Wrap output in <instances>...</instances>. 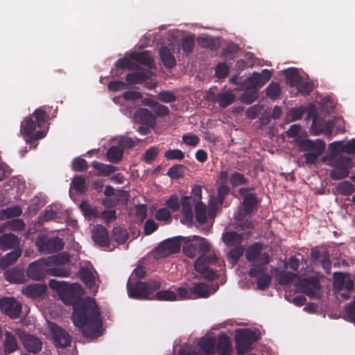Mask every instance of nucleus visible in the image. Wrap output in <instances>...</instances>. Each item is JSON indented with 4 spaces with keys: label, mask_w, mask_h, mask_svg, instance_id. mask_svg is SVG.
Instances as JSON below:
<instances>
[{
    "label": "nucleus",
    "mask_w": 355,
    "mask_h": 355,
    "mask_svg": "<svg viewBox=\"0 0 355 355\" xmlns=\"http://www.w3.org/2000/svg\"><path fill=\"white\" fill-rule=\"evenodd\" d=\"M51 331L56 347H66L71 344L70 335L56 324L51 325Z\"/></svg>",
    "instance_id": "nucleus-14"
},
{
    "label": "nucleus",
    "mask_w": 355,
    "mask_h": 355,
    "mask_svg": "<svg viewBox=\"0 0 355 355\" xmlns=\"http://www.w3.org/2000/svg\"><path fill=\"white\" fill-rule=\"evenodd\" d=\"M71 268L56 265L55 267H48V276L67 277L71 275Z\"/></svg>",
    "instance_id": "nucleus-41"
},
{
    "label": "nucleus",
    "mask_w": 355,
    "mask_h": 355,
    "mask_svg": "<svg viewBox=\"0 0 355 355\" xmlns=\"http://www.w3.org/2000/svg\"><path fill=\"white\" fill-rule=\"evenodd\" d=\"M150 107L157 116H166L170 112L167 106L159 104L158 102L150 104Z\"/></svg>",
    "instance_id": "nucleus-62"
},
{
    "label": "nucleus",
    "mask_w": 355,
    "mask_h": 355,
    "mask_svg": "<svg viewBox=\"0 0 355 355\" xmlns=\"http://www.w3.org/2000/svg\"><path fill=\"white\" fill-rule=\"evenodd\" d=\"M4 225L15 232H21L24 230L26 227L24 221L19 218L8 220Z\"/></svg>",
    "instance_id": "nucleus-59"
},
{
    "label": "nucleus",
    "mask_w": 355,
    "mask_h": 355,
    "mask_svg": "<svg viewBox=\"0 0 355 355\" xmlns=\"http://www.w3.org/2000/svg\"><path fill=\"white\" fill-rule=\"evenodd\" d=\"M127 291L128 297L135 300H148V292L144 282L138 280L132 283L130 279L127 282Z\"/></svg>",
    "instance_id": "nucleus-12"
},
{
    "label": "nucleus",
    "mask_w": 355,
    "mask_h": 355,
    "mask_svg": "<svg viewBox=\"0 0 355 355\" xmlns=\"http://www.w3.org/2000/svg\"><path fill=\"white\" fill-rule=\"evenodd\" d=\"M123 150L118 146L110 147L106 153L107 159L114 164L119 162L123 158Z\"/></svg>",
    "instance_id": "nucleus-43"
},
{
    "label": "nucleus",
    "mask_w": 355,
    "mask_h": 355,
    "mask_svg": "<svg viewBox=\"0 0 355 355\" xmlns=\"http://www.w3.org/2000/svg\"><path fill=\"white\" fill-rule=\"evenodd\" d=\"M243 92L240 96L241 101L244 104H251L255 101L259 96L258 89L242 88Z\"/></svg>",
    "instance_id": "nucleus-39"
},
{
    "label": "nucleus",
    "mask_w": 355,
    "mask_h": 355,
    "mask_svg": "<svg viewBox=\"0 0 355 355\" xmlns=\"http://www.w3.org/2000/svg\"><path fill=\"white\" fill-rule=\"evenodd\" d=\"M79 273L80 279L85 283V284L87 286L92 288L95 282L94 276L92 272L88 268H82L80 270Z\"/></svg>",
    "instance_id": "nucleus-51"
},
{
    "label": "nucleus",
    "mask_w": 355,
    "mask_h": 355,
    "mask_svg": "<svg viewBox=\"0 0 355 355\" xmlns=\"http://www.w3.org/2000/svg\"><path fill=\"white\" fill-rule=\"evenodd\" d=\"M19 348L17 338L12 333L6 331L5 333V340L3 343V353L5 355H9L17 351Z\"/></svg>",
    "instance_id": "nucleus-27"
},
{
    "label": "nucleus",
    "mask_w": 355,
    "mask_h": 355,
    "mask_svg": "<svg viewBox=\"0 0 355 355\" xmlns=\"http://www.w3.org/2000/svg\"><path fill=\"white\" fill-rule=\"evenodd\" d=\"M253 190V187H241L239 189V193L243 197V211L238 214L236 217L237 220H243L245 216L251 215L257 209L259 200L257 194L251 192Z\"/></svg>",
    "instance_id": "nucleus-6"
},
{
    "label": "nucleus",
    "mask_w": 355,
    "mask_h": 355,
    "mask_svg": "<svg viewBox=\"0 0 355 355\" xmlns=\"http://www.w3.org/2000/svg\"><path fill=\"white\" fill-rule=\"evenodd\" d=\"M337 191L342 196H349L355 191L354 185L349 181L340 182L336 187Z\"/></svg>",
    "instance_id": "nucleus-49"
},
{
    "label": "nucleus",
    "mask_w": 355,
    "mask_h": 355,
    "mask_svg": "<svg viewBox=\"0 0 355 355\" xmlns=\"http://www.w3.org/2000/svg\"><path fill=\"white\" fill-rule=\"evenodd\" d=\"M344 311L348 317V320L355 323V297L352 302L345 304Z\"/></svg>",
    "instance_id": "nucleus-64"
},
{
    "label": "nucleus",
    "mask_w": 355,
    "mask_h": 355,
    "mask_svg": "<svg viewBox=\"0 0 355 355\" xmlns=\"http://www.w3.org/2000/svg\"><path fill=\"white\" fill-rule=\"evenodd\" d=\"M206 259V255L200 256L194 263V270L203 278L214 280L218 277V275L216 270L209 268Z\"/></svg>",
    "instance_id": "nucleus-13"
},
{
    "label": "nucleus",
    "mask_w": 355,
    "mask_h": 355,
    "mask_svg": "<svg viewBox=\"0 0 355 355\" xmlns=\"http://www.w3.org/2000/svg\"><path fill=\"white\" fill-rule=\"evenodd\" d=\"M46 291V286L42 284H33L23 288L22 293L31 298H37L42 296Z\"/></svg>",
    "instance_id": "nucleus-26"
},
{
    "label": "nucleus",
    "mask_w": 355,
    "mask_h": 355,
    "mask_svg": "<svg viewBox=\"0 0 355 355\" xmlns=\"http://www.w3.org/2000/svg\"><path fill=\"white\" fill-rule=\"evenodd\" d=\"M263 87V85L261 83L259 73L258 72H253L252 74L245 79L241 84V88L246 89H258L259 87Z\"/></svg>",
    "instance_id": "nucleus-32"
},
{
    "label": "nucleus",
    "mask_w": 355,
    "mask_h": 355,
    "mask_svg": "<svg viewBox=\"0 0 355 355\" xmlns=\"http://www.w3.org/2000/svg\"><path fill=\"white\" fill-rule=\"evenodd\" d=\"M92 240L101 248L110 246V236L108 230L102 225H97L92 230Z\"/></svg>",
    "instance_id": "nucleus-18"
},
{
    "label": "nucleus",
    "mask_w": 355,
    "mask_h": 355,
    "mask_svg": "<svg viewBox=\"0 0 355 355\" xmlns=\"http://www.w3.org/2000/svg\"><path fill=\"white\" fill-rule=\"evenodd\" d=\"M19 337L28 352L37 354L42 349V343L38 338L24 331L19 334Z\"/></svg>",
    "instance_id": "nucleus-15"
},
{
    "label": "nucleus",
    "mask_w": 355,
    "mask_h": 355,
    "mask_svg": "<svg viewBox=\"0 0 355 355\" xmlns=\"http://www.w3.org/2000/svg\"><path fill=\"white\" fill-rule=\"evenodd\" d=\"M296 277V274L290 271L279 272L277 275L278 282L282 286H286L292 283Z\"/></svg>",
    "instance_id": "nucleus-50"
},
{
    "label": "nucleus",
    "mask_w": 355,
    "mask_h": 355,
    "mask_svg": "<svg viewBox=\"0 0 355 355\" xmlns=\"http://www.w3.org/2000/svg\"><path fill=\"white\" fill-rule=\"evenodd\" d=\"M257 334L250 329H238L235 331L234 341L237 355H243L252 349V345L258 340Z\"/></svg>",
    "instance_id": "nucleus-3"
},
{
    "label": "nucleus",
    "mask_w": 355,
    "mask_h": 355,
    "mask_svg": "<svg viewBox=\"0 0 355 355\" xmlns=\"http://www.w3.org/2000/svg\"><path fill=\"white\" fill-rule=\"evenodd\" d=\"M191 293L192 299L207 298L210 295L209 287L205 283H194L191 287Z\"/></svg>",
    "instance_id": "nucleus-30"
},
{
    "label": "nucleus",
    "mask_w": 355,
    "mask_h": 355,
    "mask_svg": "<svg viewBox=\"0 0 355 355\" xmlns=\"http://www.w3.org/2000/svg\"><path fill=\"white\" fill-rule=\"evenodd\" d=\"M330 165L334 167L329 173V177L333 180H339L348 177L350 169L354 166L352 158L343 155L334 159Z\"/></svg>",
    "instance_id": "nucleus-5"
},
{
    "label": "nucleus",
    "mask_w": 355,
    "mask_h": 355,
    "mask_svg": "<svg viewBox=\"0 0 355 355\" xmlns=\"http://www.w3.org/2000/svg\"><path fill=\"white\" fill-rule=\"evenodd\" d=\"M215 337H202L197 346L190 348H182L178 355H214L216 354Z\"/></svg>",
    "instance_id": "nucleus-4"
},
{
    "label": "nucleus",
    "mask_w": 355,
    "mask_h": 355,
    "mask_svg": "<svg viewBox=\"0 0 355 355\" xmlns=\"http://www.w3.org/2000/svg\"><path fill=\"white\" fill-rule=\"evenodd\" d=\"M49 266H50L48 259L46 258L39 259L29 264L26 270V275L33 280H42L48 276Z\"/></svg>",
    "instance_id": "nucleus-8"
},
{
    "label": "nucleus",
    "mask_w": 355,
    "mask_h": 355,
    "mask_svg": "<svg viewBox=\"0 0 355 355\" xmlns=\"http://www.w3.org/2000/svg\"><path fill=\"white\" fill-rule=\"evenodd\" d=\"M194 44L195 41L193 35H187L182 37L181 47L186 55L193 52Z\"/></svg>",
    "instance_id": "nucleus-54"
},
{
    "label": "nucleus",
    "mask_w": 355,
    "mask_h": 355,
    "mask_svg": "<svg viewBox=\"0 0 355 355\" xmlns=\"http://www.w3.org/2000/svg\"><path fill=\"white\" fill-rule=\"evenodd\" d=\"M266 96L272 100H275L281 94V88L279 84L272 82L266 89Z\"/></svg>",
    "instance_id": "nucleus-57"
},
{
    "label": "nucleus",
    "mask_w": 355,
    "mask_h": 355,
    "mask_svg": "<svg viewBox=\"0 0 355 355\" xmlns=\"http://www.w3.org/2000/svg\"><path fill=\"white\" fill-rule=\"evenodd\" d=\"M159 55L166 68L172 69L176 65L175 58L168 46H162L159 49Z\"/></svg>",
    "instance_id": "nucleus-25"
},
{
    "label": "nucleus",
    "mask_w": 355,
    "mask_h": 355,
    "mask_svg": "<svg viewBox=\"0 0 355 355\" xmlns=\"http://www.w3.org/2000/svg\"><path fill=\"white\" fill-rule=\"evenodd\" d=\"M334 286L339 290L345 288L347 291H351L354 289V282L349 277L346 278L340 273L339 277L335 278Z\"/></svg>",
    "instance_id": "nucleus-33"
},
{
    "label": "nucleus",
    "mask_w": 355,
    "mask_h": 355,
    "mask_svg": "<svg viewBox=\"0 0 355 355\" xmlns=\"http://www.w3.org/2000/svg\"><path fill=\"white\" fill-rule=\"evenodd\" d=\"M298 286L310 298H316L318 294L315 290H319L320 288L319 281L313 277L306 278L299 281Z\"/></svg>",
    "instance_id": "nucleus-17"
},
{
    "label": "nucleus",
    "mask_w": 355,
    "mask_h": 355,
    "mask_svg": "<svg viewBox=\"0 0 355 355\" xmlns=\"http://www.w3.org/2000/svg\"><path fill=\"white\" fill-rule=\"evenodd\" d=\"M193 205L196 220L200 224L205 223L207 219L206 205L203 202L196 203Z\"/></svg>",
    "instance_id": "nucleus-42"
},
{
    "label": "nucleus",
    "mask_w": 355,
    "mask_h": 355,
    "mask_svg": "<svg viewBox=\"0 0 355 355\" xmlns=\"http://www.w3.org/2000/svg\"><path fill=\"white\" fill-rule=\"evenodd\" d=\"M49 286L58 292L64 304L73 306V322L85 337L94 338L101 336L103 322L100 309L93 298H80L83 289L80 284L51 279Z\"/></svg>",
    "instance_id": "nucleus-1"
},
{
    "label": "nucleus",
    "mask_w": 355,
    "mask_h": 355,
    "mask_svg": "<svg viewBox=\"0 0 355 355\" xmlns=\"http://www.w3.org/2000/svg\"><path fill=\"white\" fill-rule=\"evenodd\" d=\"M153 299L159 301H175L177 300V294L171 290H162L158 291Z\"/></svg>",
    "instance_id": "nucleus-52"
},
{
    "label": "nucleus",
    "mask_w": 355,
    "mask_h": 355,
    "mask_svg": "<svg viewBox=\"0 0 355 355\" xmlns=\"http://www.w3.org/2000/svg\"><path fill=\"white\" fill-rule=\"evenodd\" d=\"M271 276L268 273H263L257 277V287L259 290L266 289L271 282Z\"/></svg>",
    "instance_id": "nucleus-63"
},
{
    "label": "nucleus",
    "mask_w": 355,
    "mask_h": 355,
    "mask_svg": "<svg viewBox=\"0 0 355 355\" xmlns=\"http://www.w3.org/2000/svg\"><path fill=\"white\" fill-rule=\"evenodd\" d=\"M112 234L115 241L119 244L125 243L128 239L126 230L120 227H114Z\"/></svg>",
    "instance_id": "nucleus-58"
},
{
    "label": "nucleus",
    "mask_w": 355,
    "mask_h": 355,
    "mask_svg": "<svg viewBox=\"0 0 355 355\" xmlns=\"http://www.w3.org/2000/svg\"><path fill=\"white\" fill-rule=\"evenodd\" d=\"M263 248V244L259 242H256L250 245L245 252L246 259L251 263H268L270 261V257L267 252H261Z\"/></svg>",
    "instance_id": "nucleus-10"
},
{
    "label": "nucleus",
    "mask_w": 355,
    "mask_h": 355,
    "mask_svg": "<svg viewBox=\"0 0 355 355\" xmlns=\"http://www.w3.org/2000/svg\"><path fill=\"white\" fill-rule=\"evenodd\" d=\"M21 308V304L13 297H3L0 299L1 311L12 319L19 316Z\"/></svg>",
    "instance_id": "nucleus-9"
},
{
    "label": "nucleus",
    "mask_w": 355,
    "mask_h": 355,
    "mask_svg": "<svg viewBox=\"0 0 355 355\" xmlns=\"http://www.w3.org/2000/svg\"><path fill=\"white\" fill-rule=\"evenodd\" d=\"M185 239L186 237L181 236L168 239L159 244L157 251L164 257L177 253L180 251L182 243Z\"/></svg>",
    "instance_id": "nucleus-11"
},
{
    "label": "nucleus",
    "mask_w": 355,
    "mask_h": 355,
    "mask_svg": "<svg viewBox=\"0 0 355 355\" xmlns=\"http://www.w3.org/2000/svg\"><path fill=\"white\" fill-rule=\"evenodd\" d=\"M235 99V94L232 92H224L217 95L216 101L220 107L225 108L231 105Z\"/></svg>",
    "instance_id": "nucleus-47"
},
{
    "label": "nucleus",
    "mask_w": 355,
    "mask_h": 355,
    "mask_svg": "<svg viewBox=\"0 0 355 355\" xmlns=\"http://www.w3.org/2000/svg\"><path fill=\"white\" fill-rule=\"evenodd\" d=\"M49 119V115L44 107L36 109L31 115L26 117L21 123L20 131L27 138L26 143L31 147L35 148L37 144L36 141L44 137L46 133L40 130L37 132L36 128H42L46 121Z\"/></svg>",
    "instance_id": "nucleus-2"
},
{
    "label": "nucleus",
    "mask_w": 355,
    "mask_h": 355,
    "mask_svg": "<svg viewBox=\"0 0 355 355\" xmlns=\"http://www.w3.org/2000/svg\"><path fill=\"white\" fill-rule=\"evenodd\" d=\"M311 132L314 135H319L324 132L327 138L331 139L332 135V127L329 124H325L324 128H322L321 125H319L314 119L311 125Z\"/></svg>",
    "instance_id": "nucleus-37"
},
{
    "label": "nucleus",
    "mask_w": 355,
    "mask_h": 355,
    "mask_svg": "<svg viewBox=\"0 0 355 355\" xmlns=\"http://www.w3.org/2000/svg\"><path fill=\"white\" fill-rule=\"evenodd\" d=\"M79 207L84 216L89 220L98 216V210L95 207H92L87 201H83Z\"/></svg>",
    "instance_id": "nucleus-46"
},
{
    "label": "nucleus",
    "mask_w": 355,
    "mask_h": 355,
    "mask_svg": "<svg viewBox=\"0 0 355 355\" xmlns=\"http://www.w3.org/2000/svg\"><path fill=\"white\" fill-rule=\"evenodd\" d=\"M130 58L143 65L153 68L154 67V60L150 53L148 51L142 52H132L129 54Z\"/></svg>",
    "instance_id": "nucleus-23"
},
{
    "label": "nucleus",
    "mask_w": 355,
    "mask_h": 355,
    "mask_svg": "<svg viewBox=\"0 0 355 355\" xmlns=\"http://www.w3.org/2000/svg\"><path fill=\"white\" fill-rule=\"evenodd\" d=\"M21 254V249H14L0 259V268L5 269L14 264Z\"/></svg>",
    "instance_id": "nucleus-29"
},
{
    "label": "nucleus",
    "mask_w": 355,
    "mask_h": 355,
    "mask_svg": "<svg viewBox=\"0 0 355 355\" xmlns=\"http://www.w3.org/2000/svg\"><path fill=\"white\" fill-rule=\"evenodd\" d=\"M216 353L219 355H230L232 352V343L228 336L224 333L220 334L215 345Z\"/></svg>",
    "instance_id": "nucleus-21"
},
{
    "label": "nucleus",
    "mask_w": 355,
    "mask_h": 355,
    "mask_svg": "<svg viewBox=\"0 0 355 355\" xmlns=\"http://www.w3.org/2000/svg\"><path fill=\"white\" fill-rule=\"evenodd\" d=\"M146 287V291L148 292V300H152L153 297H150V295L157 290H159L162 286V282L159 279H150L146 282H144Z\"/></svg>",
    "instance_id": "nucleus-55"
},
{
    "label": "nucleus",
    "mask_w": 355,
    "mask_h": 355,
    "mask_svg": "<svg viewBox=\"0 0 355 355\" xmlns=\"http://www.w3.org/2000/svg\"><path fill=\"white\" fill-rule=\"evenodd\" d=\"M134 120L137 123L150 128H153L156 124L155 116L146 108L138 109L134 114Z\"/></svg>",
    "instance_id": "nucleus-19"
},
{
    "label": "nucleus",
    "mask_w": 355,
    "mask_h": 355,
    "mask_svg": "<svg viewBox=\"0 0 355 355\" xmlns=\"http://www.w3.org/2000/svg\"><path fill=\"white\" fill-rule=\"evenodd\" d=\"M35 245L40 252L51 254L61 251L64 243L63 240L58 236L49 237L42 235L37 238Z\"/></svg>",
    "instance_id": "nucleus-7"
},
{
    "label": "nucleus",
    "mask_w": 355,
    "mask_h": 355,
    "mask_svg": "<svg viewBox=\"0 0 355 355\" xmlns=\"http://www.w3.org/2000/svg\"><path fill=\"white\" fill-rule=\"evenodd\" d=\"M19 239L12 233H5L0 236V250L6 251L10 249H18Z\"/></svg>",
    "instance_id": "nucleus-22"
},
{
    "label": "nucleus",
    "mask_w": 355,
    "mask_h": 355,
    "mask_svg": "<svg viewBox=\"0 0 355 355\" xmlns=\"http://www.w3.org/2000/svg\"><path fill=\"white\" fill-rule=\"evenodd\" d=\"M71 168L74 171L83 172L88 168V164L85 159L76 157L72 161Z\"/></svg>",
    "instance_id": "nucleus-61"
},
{
    "label": "nucleus",
    "mask_w": 355,
    "mask_h": 355,
    "mask_svg": "<svg viewBox=\"0 0 355 355\" xmlns=\"http://www.w3.org/2000/svg\"><path fill=\"white\" fill-rule=\"evenodd\" d=\"M244 250V247L242 245H237V246L233 247V248L228 252V261L232 266L238 263L240 257L243 254Z\"/></svg>",
    "instance_id": "nucleus-36"
},
{
    "label": "nucleus",
    "mask_w": 355,
    "mask_h": 355,
    "mask_svg": "<svg viewBox=\"0 0 355 355\" xmlns=\"http://www.w3.org/2000/svg\"><path fill=\"white\" fill-rule=\"evenodd\" d=\"M184 166L175 164L170 167L167 171V175L171 179L178 180L184 176Z\"/></svg>",
    "instance_id": "nucleus-56"
},
{
    "label": "nucleus",
    "mask_w": 355,
    "mask_h": 355,
    "mask_svg": "<svg viewBox=\"0 0 355 355\" xmlns=\"http://www.w3.org/2000/svg\"><path fill=\"white\" fill-rule=\"evenodd\" d=\"M184 241L182 248L184 254L189 258H194L198 252L197 236L186 237Z\"/></svg>",
    "instance_id": "nucleus-24"
},
{
    "label": "nucleus",
    "mask_w": 355,
    "mask_h": 355,
    "mask_svg": "<svg viewBox=\"0 0 355 355\" xmlns=\"http://www.w3.org/2000/svg\"><path fill=\"white\" fill-rule=\"evenodd\" d=\"M46 259H48L49 266H51V263L62 266L69 261V257L68 254L65 253H61L57 255L51 256L46 258Z\"/></svg>",
    "instance_id": "nucleus-60"
},
{
    "label": "nucleus",
    "mask_w": 355,
    "mask_h": 355,
    "mask_svg": "<svg viewBox=\"0 0 355 355\" xmlns=\"http://www.w3.org/2000/svg\"><path fill=\"white\" fill-rule=\"evenodd\" d=\"M182 218L180 221L182 224H191L193 222V213L192 205H193L191 198L184 196L181 200Z\"/></svg>",
    "instance_id": "nucleus-20"
},
{
    "label": "nucleus",
    "mask_w": 355,
    "mask_h": 355,
    "mask_svg": "<svg viewBox=\"0 0 355 355\" xmlns=\"http://www.w3.org/2000/svg\"><path fill=\"white\" fill-rule=\"evenodd\" d=\"M249 182L245 175L238 171H234L230 176V184L232 188L246 185Z\"/></svg>",
    "instance_id": "nucleus-44"
},
{
    "label": "nucleus",
    "mask_w": 355,
    "mask_h": 355,
    "mask_svg": "<svg viewBox=\"0 0 355 355\" xmlns=\"http://www.w3.org/2000/svg\"><path fill=\"white\" fill-rule=\"evenodd\" d=\"M310 258L313 263H315L321 259L320 261L322 268L327 274H330L331 261L328 250H326L321 252L317 248H313L311 250Z\"/></svg>",
    "instance_id": "nucleus-16"
},
{
    "label": "nucleus",
    "mask_w": 355,
    "mask_h": 355,
    "mask_svg": "<svg viewBox=\"0 0 355 355\" xmlns=\"http://www.w3.org/2000/svg\"><path fill=\"white\" fill-rule=\"evenodd\" d=\"M22 214L21 208L18 206H12L0 210V220L8 219L14 217H18Z\"/></svg>",
    "instance_id": "nucleus-38"
},
{
    "label": "nucleus",
    "mask_w": 355,
    "mask_h": 355,
    "mask_svg": "<svg viewBox=\"0 0 355 355\" xmlns=\"http://www.w3.org/2000/svg\"><path fill=\"white\" fill-rule=\"evenodd\" d=\"M148 79L147 73L142 71L129 73L126 75L125 80L130 84H141Z\"/></svg>",
    "instance_id": "nucleus-40"
},
{
    "label": "nucleus",
    "mask_w": 355,
    "mask_h": 355,
    "mask_svg": "<svg viewBox=\"0 0 355 355\" xmlns=\"http://www.w3.org/2000/svg\"><path fill=\"white\" fill-rule=\"evenodd\" d=\"M198 42L201 47L211 50H216L219 46L218 41L209 35L198 37Z\"/></svg>",
    "instance_id": "nucleus-45"
},
{
    "label": "nucleus",
    "mask_w": 355,
    "mask_h": 355,
    "mask_svg": "<svg viewBox=\"0 0 355 355\" xmlns=\"http://www.w3.org/2000/svg\"><path fill=\"white\" fill-rule=\"evenodd\" d=\"M320 146H322V149L325 148V143L322 139H316L315 141L311 139H303L298 144L299 148L301 151H315L318 150Z\"/></svg>",
    "instance_id": "nucleus-28"
},
{
    "label": "nucleus",
    "mask_w": 355,
    "mask_h": 355,
    "mask_svg": "<svg viewBox=\"0 0 355 355\" xmlns=\"http://www.w3.org/2000/svg\"><path fill=\"white\" fill-rule=\"evenodd\" d=\"M268 263H263L261 262L253 263L252 266L248 271V275L250 277H259L262 274L265 273L266 270V265Z\"/></svg>",
    "instance_id": "nucleus-53"
},
{
    "label": "nucleus",
    "mask_w": 355,
    "mask_h": 355,
    "mask_svg": "<svg viewBox=\"0 0 355 355\" xmlns=\"http://www.w3.org/2000/svg\"><path fill=\"white\" fill-rule=\"evenodd\" d=\"M223 238L224 243L230 247H234L237 246V245H241L243 241V235L233 231L225 232L223 234Z\"/></svg>",
    "instance_id": "nucleus-31"
},
{
    "label": "nucleus",
    "mask_w": 355,
    "mask_h": 355,
    "mask_svg": "<svg viewBox=\"0 0 355 355\" xmlns=\"http://www.w3.org/2000/svg\"><path fill=\"white\" fill-rule=\"evenodd\" d=\"M92 166L98 171V175L107 176L114 173L117 168L113 165L105 164L96 161L93 162Z\"/></svg>",
    "instance_id": "nucleus-34"
},
{
    "label": "nucleus",
    "mask_w": 355,
    "mask_h": 355,
    "mask_svg": "<svg viewBox=\"0 0 355 355\" xmlns=\"http://www.w3.org/2000/svg\"><path fill=\"white\" fill-rule=\"evenodd\" d=\"M285 78L286 83L291 87H295L299 84L300 80L302 78L295 68H290L285 71Z\"/></svg>",
    "instance_id": "nucleus-35"
},
{
    "label": "nucleus",
    "mask_w": 355,
    "mask_h": 355,
    "mask_svg": "<svg viewBox=\"0 0 355 355\" xmlns=\"http://www.w3.org/2000/svg\"><path fill=\"white\" fill-rule=\"evenodd\" d=\"M132 59L130 58V56L128 55V58L123 57L122 58H120L117 60V61L115 63V67L119 69H130V70H135L138 69V65L135 62H133Z\"/></svg>",
    "instance_id": "nucleus-48"
}]
</instances>
